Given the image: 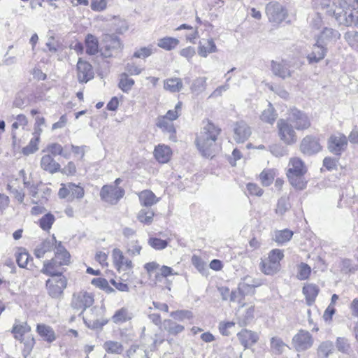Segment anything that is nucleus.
Listing matches in <instances>:
<instances>
[{
    "instance_id": "12",
    "label": "nucleus",
    "mask_w": 358,
    "mask_h": 358,
    "mask_svg": "<svg viewBox=\"0 0 358 358\" xmlns=\"http://www.w3.org/2000/svg\"><path fill=\"white\" fill-rule=\"evenodd\" d=\"M313 344L310 334L305 330H300L292 338V345L296 351H304Z\"/></svg>"
},
{
    "instance_id": "39",
    "label": "nucleus",
    "mask_w": 358,
    "mask_h": 358,
    "mask_svg": "<svg viewBox=\"0 0 358 358\" xmlns=\"http://www.w3.org/2000/svg\"><path fill=\"white\" fill-rule=\"evenodd\" d=\"M270 346L271 350L275 355L282 354L285 348L287 347L283 341L278 336H273L271 338Z\"/></svg>"
},
{
    "instance_id": "43",
    "label": "nucleus",
    "mask_w": 358,
    "mask_h": 358,
    "mask_svg": "<svg viewBox=\"0 0 358 358\" xmlns=\"http://www.w3.org/2000/svg\"><path fill=\"white\" fill-rule=\"evenodd\" d=\"M157 126L162 129L164 131H166L171 135H173L176 133V129L173 127V124L172 123V121H170L169 120L166 119V117H159L157 119Z\"/></svg>"
},
{
    "instance_id": "62",
    "label": "nucleus",
    "mask_w": 358,
    "mask_h": 358,
    "mask_svg": "<svg viewBox=\"0 0 358 358\" xmlns=\"http://www.w3.org/2000/svg\"><path fill=\"white\" fill-rule=\"evenodd\" d=\"M69 189H70V196L72 198L80 199L84 196V189L79 185L69 183Z\"/></svg>"
},
{
    "instance_id": "22",
    "label": "nucleus",
    "mask_w": 358,
    "mask_h": 358,
    "mask_svg": "<svg viewBox=\"0 0 358 358\" xmlns=\"http://www.w3.org/2000/svg\"><path fill=\"white\" fill-rule=\"evenodd\" d=\"M237 336L245 348L254 345L259 339V336L255 332L248 329H243L237 334Z\"/></svg>"
},
{
    "instance_id": "25",
    "label": "nucleus",
    "mask_w": 358,
    "mask_h": 358,
    "mask_svg": "<svg viewBox=\"0 0 358 358\" xmlns=\"http://www.w3.org/2000/svg\"><path fill=\"white\" fill-rule=\"evenodd\" d=\"M172 155L171 149L165 145H158L154 150V156L159 163L168 162Z\"/></svg>"
},
{
    "instance_id": "34",
    "label": "nucleus",
    "mask_w": 358,
    "mask_h": 358,
    "mask_svg": "<svg viewBox=\"0 0 358 358\" xmlns=\"http://www.w3.org/2000/svg\"><path fill=\"white\" fill-rule=\"evenodd\" d=\"M164 330L170 334L176 335L184 331V326L177 324L171 320L166 319L162 322Z\"/></svg>"
},
{
    "instance_id": "37",
    "label": "nucleus",
    "mask_w": 358,
    "mask_h": 358,
    "mask_svg": "<svg viewBox=\"0 0 358 358\" xmlns=\"http://www.w3.org/2000/svg\"><path fill=\"white\" fill-rule=\"evenodd\" d=\"M261 271L266 275H273L280 269V266L271 262L268 259L262 260L260 264Z\"/></svg>"
},
{
    "instance_id": "19",
    "label": "nucleus",
    "mask_w": 358,
    "mask_h": 358,
    "mask_svg": "<svg viewBox=\"0 0 358 358\" xmlns=\"http://www.w3.org/2000/svg\"><path fill=\"white\" fill-rule=\"evenodd\" d=\"M307 172V167L303 161L299 157L289 159L287 174L304 175Z\"/></svg>"
},
{
    "instance_id": "41",
    "label": "nucleus",
    "mask_w": 358,
    "mask_h": 358,
    "mask_svg": "<svg viewBox=\"0 0 358 358\" xmlns=\"http://www.w3.org/2000/svg\"><path fill=\"white\" fill-rule=\"evenodd\" d=\"M277 113H275L274 108L271 103H269L268 108L265 109L261 115V120L264 122L273 124L277 118Z\"/></svg>"
},
{
    "instance_id": "35",
    "label": "nucleus",
    "mask_w": 358,
    "mask_h": 358,
    "mask_svg": "<svg viewBox=\"0 0 358 358\" xmlns=\"http://www.w3.org/2000/svg\"><path fill=\"white\" fill-rule=\"evenodd\" d=\"M86 53L94 55L99 51V43L97 38L92 35L87 34L85 38Z\"/></svg>"
},
{
    "instance_id": "36",
    "label": "nucleus",
    "mask_w": 358,
    "mask_h": 358,
    "mask_svg": "<svg viewBox=\"0 0 358 358\" xmlns=\"http://www.w3.org/2000/svg\"><path fill=\"white\" fill-rule=\"evenodd\" d=\"M179 44V40L173 37H164L158 40L157 45L167 51L176 48Z\"/></svg>"
},
{
    "instance_id": "57",
    "label": "nucleus",
    "mask_w": 358,
    "mask_h": 358,
    "mask_svg": "<svg viewBox=\"0 0 358 358\" xmlns=\"http://www.w3.org/2000/svg\"><path fill=\"white\" fill-rule=\"evenodd\" d=\"M148 245L155 250H163L168 245V242L158 238H150L148 241Z\"/></svg>"
},
{
    "instance_id": "13",
    "label": "nucleus",
    "mask_w": 358,
    "mask_h": 358,
    "mask_svg": "<svg viewBox=\"0 0 358 358\" xmlns=\"http://www.w3.org/2000/svg\"><path fill=\"white\" fill-rule=\"evenodd\" d=\"M322 147L315 138L311 136L304 137L300 143L301 152L308 156H310L319 152Z\"/></svg>"
},
{
    "instance_id": "51",
    "label": "nucleus",
    "mask_w": 358,
    "mask_h": 358,
    "mask_svg": "<svg viewBox=\"0 0 358 358\" xmlns=\"http://www.w3.org/2000/svg\"><path fill=\"white\" fill-rule=\"evenodd\" d=\"M170 316L174 320L183 321L185 319H192L193 317V313L187 310H178L171 312Z\"/></svg>"
},
{
    "instance_id": "14",
    "label": "nucleus",
    "mask_w": 358,
    "mask_h": 358,
    "mask_svg": "<svg viewBox=\"0 0 358 358\" xmlns=\"http://www.w3.org/2000/svg\"><path fill=\"white\" fill-rule=\"evenodd\" d=\"M348 145L346 136L341 133L332 135L329 139V150L335 155H340Z\"/></svg>"
},
{
    "instance_id": "52",
    "label": "nucleus",
    "mask_w": 358,
    "mask_h": 358,
    "mask_svg": "<svg viewBox=\"0 0 358 358\" xmlns=\"http://www.w3.org/2000/svg\"><path fill=\"white\" fill-rule=\"evenodd\" d=\"M155 50H156V49L154 48L152 45L143 47L138 50H136L134 52L133 57L136 58L145 59L150 56Z\"/></svg>"
},
{
    "instance_id": "9",
    "label": "nucleus",
    "mask_w": 358,
    "mask_h": 358,
    "mask_svg": "<svg viewBox=\"0 0 358 358\" xmlns=\"http://www.w3.org/2000/svg\"><path fill=\"white\" fill-rule=\"evenodd\" d=\"M124 194V190L117 185H103L100 192L101 199L113 205L116 204Z\"/></svg>"
},
{
    "instance_id": "55",
    "label": "nucleus",
    "mask_w": 358,
    "mask_h": 358,
    "mask_svg": "<svg viewBox=\"0 0 358 358\" xmlns=\"http://www.w3.org/2000/svg\"><path fill=\"white\" fill-rule=\"evenodd\" d=\"M269 150L272 155L277 157H281L288 155L287 149L280 144H273L270 145Z\"/></svg>"
},
{
    "instance_id": "28",
    "label": "nucleus",
    "mask_w": 358,
    "mask_h": 358,
    "mask_svg": "<svg viewBox=\"0 0 358 358\" xmlns=\"http://www.w3.org/2000/svg\"><path fill=\"white\" fill-rule=\"evenodd\" d=\"M303 293L306 296L307 304L311 306L319 293V288L315 285L308 284L303 287Z\"/></svg>"
},
{
    "instance_id": "30",
    "label": "nucleus",
    "mask_w": 358,
    "mask_h": 358,
    "mask_svg": "<svg viewBox=\"0 0 358 358\" xmlns=\"http://www.w3.org/2000/svg\"><path fill=\"white\" fill-rule=\"evenodd\" d=\"M217 52V47L213 38L208 39L205 43H199L198 53L203 57H206L208 54Z\"/></svg>"
},
{
    "instance_id": "21",
    "label": "nucleus",
    "mask_w": 358,
    "mask_h": 358,
    "mask_svg": "<svg viewBox=\"0 0 358 358\" xmlns=\"http://www.w3.org/2000/svg\"><path fill=\"white\" fill-rule=\"evenodd\" d=\"M340 38L341 34L338 31L332 28L326 27L322 30L317 40L326 45L329 42H336Z\"/></svg>"
},
{
    "instance_id": "46",
    "label": "nucleus",
    "mask_w": 358,
    "mask_h": 358,
    "mask_svg": "<svg viewBox=\"0 0 358 358\" xmlns=\"http://www.w3.org/2000/svg\"><path fill=\"white\" fill-rule=\"evenodd\" d=\"M31 327L26 323L15 324L12 332L15 334V338L17 340H22L24 334L30 331Z\"/></svg>"
},
{
    "instance_id": "20",
    "label": "nucleus",
    "mask_w": 358,
    "mask_h": 358,
    "mask_svg": "<svg viewBox=\"0 0 358 358\" xmlns=\"http://www.w3.org/2000/svg\"><path fill=\"white\" fill-rule=\"evenodd\" d=\"M251 134L250 127L244 122H238L234 128V139L237 143H243Z\"/></svg>"
},
{
    "instance_id": "42",
    "label": "nucleus",
    "mask_w": 358,
    "mask_h": 358,
    "mask_svg": "<svg viewBox=\"0 0 358 358\" xmlns=\"http://www.w3.org/2000/svg\"><path fill=\"white\" fill-rule=\"evenodd\" d=\"M290 184L296 189H303L306 186L303 176L299 174H287Z\"/></svg>"
},
{
    "instance_id": "17",
    "label": "nucleus",
    "mask_w": 358,
    "mask_h": 358,
    "mask_svg": "<svg viewBox=\"0 0 358 358\" xmlns=\"http://www.w3.org/2000/svg\"><path fill=\"white\" fill-rule=\"evenodd\" d=\"M253 280L250 277H245L243 278V282L239 284V287L237 290H233L231 292L229 300L231 302H237L241 305V307L244 306L243 303V299L244 296L241 292V289H244L246 287L252 289L257 285L253 284Z\"/></svg>"
},
{
    "instance_id": "29",
    "label": "nucleus",
    "mask_w": 358,
    "mask_h": 358,
    "mask_svg": "<svg viewBox=\"0 0 358 358\" xmlns=\"http://www.w3.org/2000/svg\"><path fill=\"white\" fill-rule=\"evenodd\" d=\"M138 197L141 204L146 207L151 206L159 201L155 194L152 191L148 189L140 192Z\"/></svg>"
},
{
    "instance_id": "60",
    "label": "nucleus",
    "mask_w": 358,
    "mask_h": 358,
    "mask_svg": "<svg viewBox=\"0 0 358 358\" xmlns=\"http://www.w3.org/2000/svg\"><path fill=\"white\" fill-rule=\"evenodd\" d=\"M182 102L179 101L176 105L175 108L173 110H168L166 114L163 117H166V119L169 120L170 121L176 120L180 114Z\"/></svg>"
},
{
    "instance_id": "61",
    "label": "nucleus",
    "mask_w": 358,
    "mask_h": 358,
    "mask_svg": "<svg viewBox=\"0 0 358 358\" xmlns=\"http://www.w3.org/2000/svg\"><path fill=\"white\" fill-rule=\"evenodd\" d=\"M254 312L255 309L253 306L249 307L245 313L242 316V317L239 318V324L240 326H245L247 325L254 317Z\"/></svg>"
},
{
    "instance_id": "26",
    "label": "nucleus",
    "mask_w": 358,
    "mask_h": 358,
    "mask_svg": "<svg viewBox=\"0 0 358 358\" xmlns=\"http://www.w3.org/2000/svg\"><path fill=\"white\" fill-rule=\"evenodd\" d=\"M58 243L56 241L55 237L52 236L51 239H48L43 241L41 244H39L34 250V255L37 258L43 257L44 255L50 252L53 248L54 244L55 245Z\"/></svg>"
},
{
    "instance_id": "27",
    "label": "nucleus",
    "mask_w": 358,
    "mask_h": 358,
    "mask_svg": "<svg viewBox=\"0 0 358 358\" xmlns=\"http://www.w3.org/2000/svg\"><path fill=\"white\" fill-rule=\"evenodd\" d=\"M106 52H104L105 57H111L112 52H106V51H116L118 52L122 50V44L120 39L117 36H108L106 38Z\"/></svg>"
},
{
    "instance_id": "3",
    "label": "nucleus",
    "mask_w": 358,
    "mask_h": 358,
    "mask_svg": "<svg viewBox=\"0 0 358 358\" xmlns=\"http://www.w3.org/2000/svg\"><path fill=\"white\" fill-rule=\"evenodd\" d=\"M105 313L106 309L103 306H94L83 316L84 322L89 329L101 330L108 322Z\"/></svg>"
},
{
    "instance_id": "1",
    "label": "nucleus",
    "mask_w": 358,
    "mask_h": 358,
    "mask_svg": "<svg viewBox=\"0 0 358 358\" xmlns=\"http://www.w3.org/2000/svg\"><path fill=\"white\" fill-rule=\"evenodd\" d=\"M220 129L211 122L203 126L196 138L197 148L205 157L212 158L218 147L216 141L220 133Z\"/></svg>"
},
{
    "instance_id": "58",
    "label": "nucleus",
    "mask_w": 358,
    "mask_h": 358,
    "mask_svg": "<svg viewBox=\"0 0 358 358\" xmlns=\"http://www.w3.org/2000/svg\"><path fill=\"white\" fill-rule=\"evenodd\" d=\"M38 142L39 139H38V138H32L29 141V144L24 148H23L22 153L25 155H29L36 152L38 150Z\"/></svg>"
},
{
    "instance_id": "44",
    "label": "nucleus",
    "mask_w": 358,
    "mask_h": 358,
    "mask_svg": "<svg viewBox=\"0 0 358 358\" xmlns=\"http://www.w3.org/2000/svg\"><path fill=\"white\" fill-rule=\"evenodd\" d=\"M293 236V231L289 229H283L275 232L274 240L280 244L289 241Z\"/></svg>"
},
{
    "instance_id": "40",
    "label": "nucleus",
    "mask_w": 358,
    "mask_h": 358,
    "mask_svg": "<svg viewBox=\"0 0 358 358\" xmlns=\"http://www.w3.org/2000/svg\"><path fill=\"white\" fill-rule=\"evenodd\" d=\"M206 77H199L194 79L190 87L192 93L199 94L206 89Z\"/></svg>"
},
{
    "instance_id": "56",
    "label": "nucleus",
    "mask_w": 358,
    "mask_h": 358,
    "mask_svg": "<svg viewBox=\"0 0 358 358\" xmlns=\"http://www.w3.org/2000/svg\"><path fill=\"white\" fill-rule=\"evenodd\" d=\"M284 257L283 252L280 249H273L272 250L268 257V259L278 266H280V261Z\"/></svg>"
},
{
    "instance_id": "7",
    "label": "nucleus",
    "mask_w": 358,
    "mask_h": 358,
    "mask_svg": "<svg viewBox=\"0 0 358 358\" xmlns=\"http://www.w3.org/2000/svg\"><path fill=\"white\" fill-rule=\"evenodd\" d=\"M94 295L87 291H80L73 294L71 306L73 309L81 310L80 314L94 303Z\"/></svg>"
},
{
    "instance_id": "33",
    "label": "nucleus",
    "mask_w": 358,
    "mask_h": 358,
    "mask_svg": "<svg viewBox=\"0 0 358 358\" xmlns=\"http://www.w3.org/2000/svg\"><path fill=\"white\" fill-rule=\"evenodd\" d=\"M183 87L182 80L178 78H169L164 80V87L171 92H180Z\"/></svg>"
},
{
    "instance_id": "4",
    "label": "nucleus",
    "mask_w": 358,
    "mask_h": 358,
    "mask_svg": "<svg viewBox=\"0 0 358 358\" xmlns=\"http://www.w3.org/2000/svg\"><path fill=\"white\" fill-rule=\"evenodd\" d=\"M341 8L333 10L331 8L328 12L332 13L337 22L340 24L347 27L355 26L358 28V10L349 9L340 10Z\"/></svg>"
},
{
    "instance_id": "31",
    "label": "nucleus",
    "mask_w": 358,
    "mask_h": 358,
    "mask_svg": "<svg viewBox=\"0 0 358 358\" xmlns=\"http://www.w3.org/2000/svg\"><path fill=\"white\" fill-rule=\"evenodd\" d=\"M37 332L46 341L53 342L56 339L55 331L52 328L45 324H38Z\"/></svg>"
},
{
    "instance_id": "18",
    "label": "nucleus",
    "mask_w": 358,
    "mask_h": 358,
    "mask_svg": "<svg viewBox=\"0 0 358 358\" xmlns=\"http://www.w3.org/2000/svg\"><path fill=\"white\" fill-rule=\"evenodd\" d=\"M327 52L326 45L316 40L315 43L313 45L311 52L307 55V59L309 64L318 63L324 58Z\"/></svg>"
},
{
    "instance_id": "64",
    "label": "nucleus",
    "mask_w": 358,
    "mask_h": 358,
    "mask_svg": "<svg viewBox=\"0 0 358 358\" xmlns=\"http://www.w3.org/2000/svg\"><path fill=\"white\" fill-rule=\"evenodd\" d=\"M29 255L24 250L16 255V261L18 266L21 268H25L28 264Z\"/></svg>"
},
{
    "instance_id": "48",
    "label": "nucleus",
    "mask_w": 358,
    "mask_h": 358,
    "mask_svg": "<svg viewBox=\"0 0 358 358\" xmlns=\"http://www.w3.org/2000/svg\"><path fill=\"white\" fill-rule=\"evenodd\" d=\"M343 37L352 49L358 50V31H348L344 34Z\"/></svg>"
},
{
    "instance_id": "6",
    "label": "nucleus",
    "mask_w": 358,
    "mask_h": 358,
    "mask_svg": "<svg viewBox=\"0 0 358 358\" xmlns=\"http://www.w3.org/2000/svg\"><path fill=\"white\" fill-rule=\"evenodd\" d=\"M266 13L269 22L280 24L288 15L287 10L277 1L269 2L266 6Z\"/></svg>"
},
{
    "instance_id": "23",
    "label": "nucleus",
    "mask_w": 358,
    "mask_h": 358,
    "mask_svg": "<svg viewBox=\"0 0 358 358\" xmlns=\"http://www.w3.org/2000/svg\"><path fill=\"white\" fill-rule=\"evenodd\" d=\"M133 317V313L127 308L122 307L115 312L111 320L114 324L120 325L130 321Z\"/></svg>"
},
{
    "instance_id": "16",
    "label": "nucleus",
    "mask_w": 358,
    "mask_h": 358,
    "mask_svg": "<svg viewBox=\"0 0 358 358\" xmlns=\"http://www.w3.org/2000/svg\"><path fill=\"white\" fill-rule=\"evenodd\" d=\"M77 76L80 83H87L92 79L94 71L92 65L80 58L77 63Z\"/></svg>"
},
{
    "instance_id": "2",
    "label": "nucleus",
    "mask_w": 358,
    "mask_h": 358,
    "mask_svg": "<svg viewBox=\"0 0 358 358\" xmlns=\"http://www.w3.org/2000/svg\"><path fill=\"white\" fill-rule=\"evenodd\" d=\"M70 261V255L68 251L62 245L61 242L55 245V257L50 261L45 262L41 272L47 275L54 276L63 273V271H55L53 269L54 264H59V266L67 265Z\"/></svg>"
},
{
    "instance_id": "49",
    "label": "nucleus",
    "mask_w": 358,
    "mask_h": 358,
    "mask_svg": "<svg viewBox=\"0 0 358 358\" xmlns=\"http://www.w3.org/2000/svg\"><path fill=\"white\" fill-rule=\"evenodd\" d=\"M55 220V216L51 213H47L39 220V225L44 231H49Z\"/></svg>"
},
{
    "instance_id": "38",
    "label": "nucleus",
    "mask_w": 358,
    "mask_h": 358,
    "mask_svg": "<svg viewBox=\"0 0 358 358\" xmlns=\"http://www.w3.org/2000/svg\"><path fill=\"white\" fill-rule=\"evenodd\" d=\"M334 350V345L331 341H324L318 347L317 356L319 358H327Z\"/></svg>"
},
{
    "instance_id": "54",
    "label": "nucleus",
    "mask_w": 358,
    "mask_h": 358,
    "mask_svg": "<svg viewBox=\"0 0 358 358\" xmlns=\"http://www.w3.org/2000/svg\"><path fill=\"white\" fill-rule=\"evenodd\" d=\"M141 245L138 241H131L127 243V252L131 256H137L141 254Z\"/></svg>"
},
{
    "instance_id": "8",
    "label": "nucleus",
    "mask_w": 358,
    "mask_h": 358,
    "mask_svg": "<svg viewBox=\"0 0 358 358\" xmlns=\"http://www.w3.org/2000/svg\"><path fill=\"white\" fill-rule=\"evenodd\" d=\"M52 279L46 281V287L49 295L52 298H58L66 287L67 279L62 274L55 275Z\"/></svg>"
},
{
    "instance_id": "10",
    "label": "nucleus",
    "mask_w": 358,
    "mask_h": 358,
    "mask_svg": "<svg viewBox=\"0 0 358 358\" xmlns=\"http://www.w3.org/2000/svg\"><path fill=\"white\" fill-rule=\"evenodd\" d=\"M271 69L274 76L282 80L291 78L294 72V71L292 69L290 62L285 59L271 61Z\"/></svg>"
},
{
    "instance_id": "32",
    "label": "nucleus",
    "mask_w": 358,
    "mask_h": 358,
    "mask_svg": "<svg viewBox=\"0 0 358 358\" xmlns=\"http://www.w3.org/2000/svg\"><path fill=\"white\" fill-rule=\"evenodd\" d=\"M103 348L108 354L120 355L124 351L122 344L115 341H106L103 345Z\"/></svg>"
},
{
    "instance_id": "11",
    "label": "nucleus",
    "mask_w": 358,
    "mask_h": 358,
    "mask_svg": "<svg viewBox=\"0 0 358 358\" xmlns=\"http://www.w3.org/2000/svg\"><path fill=\"white\" fill-rule=\"evenodd\" d=\"M297 130H303L310 127V122L308 117L297 109H292L287 118Z\"/></svg>"
},
{
    "instance_id": "5",
    "label": "nucleus",
    "mask_w": 358,
    "mask_h": 358,
    "mask_svg": "<svg viewBox=\"0 0 358 358\" xmlns=\"http://www.w3.org/2000/svg\"><path fill=\"white\" fill-rule=\"evenodd\" d=\"M280 139L286 145H292L297 141V136L292 124L287 119H280L277 122Z\"/></svg>"
},
{
    "instance_id": "59",
    "label": "nucleus",
    "mask_w": 358,
    "mask_h": 358,
    "mask_svg": "<svg viewBox=\"0 0 358 358\" xmlns=\"http://www.w3.org/2000/svg\"><path fill=\"white\" fill-rule=\"evenodd\" d=\"M311 272L310 267L305 263H301L298 266V279L303 280L307 279Z\"/></svg>"
},
{
    "instance_id": "47",
    "label": "nucleus",
    "mask_w": 358,
    "mask_h": 358,
    "mask_svg": "<svg viewBox=\"0 0 358 358\" xmlns=\"http://www.w3.org/2000/svg\"><path fill=\"white\" fill-rule=\"evenodd\" d=\"M134 85V80L129 78L128 74L123 73L120 76V80L119 83V87L124 92H128L133 85Z\"/></svg>"
},
{
    "instance_id": "50",
    "label": "nucleus",
    "mask_w": 358,
    "mask_h": 358,
    "mask_svg": "<svg viewBox=\"0 0 358 358\" xmlns=\"http://www.w3.org/2000/svg\"><path fill=\"white\" fill-rule=\"evenodd\" d=\"M289 208L290 204L288 198L281 197L278 201L275 213L279 215H283Z\"/></svg>"
},
{
    "instance_id": "15",
    "label": "nucleus",
    "mask_w": 358,
    "mask_h": 358,
    "mask_svg": "<svg viewBox=\"0 0 358 358\" xmlns=\"http://www.w3.org/2000/svg\"><path fill=\"white\" fill-rule=\"evenodd\" d=\"M113 264L118 271H127L133 268L131 260L126 257L123 252L118 248H115L112 252Z\"/></svg>"
},
{
    "instance_id": "53",
    "label": "nucleus",
    "mask_w": 358,
    "mask_h": 358,
    "mask_svg": "<svg viewBox=\"0 0 358 358\" xmlns=\"http://www.w3.org/2000/svg\"><path fill=\"white\" fill-rule=\"evenodd\" d=\"M274 172L273 170H264L259 175L260 180L264 186L270 185L274 180Z\"/></svg>"
},
{
    "instance_id": "63",
    "label": "nucleus",
    "mask_w": 358,
    "mask_h": 358,
    "mask_svg": "<svg viewBox=\"0 0 358 358\" xmlns=\"http://www.w3.org/2000/svg\"><path fill=\"white\" fill-rule=\"evenodd\" d=\"M24 343V348L22 350V355L24 358H27L31 353L35 343L34 338H27L25 340H20Z\"/></svg>"
},
{
    "instance_id": "24",
    "label": "nucleus",
    "mask_w": 358,
    "mask_h": 358,
    "mask_svg": "<svg viewBox=\"0 0 358 358\" xmlns=\"http://www.w3.org/2000/svg\"><path fill=\"white\" fill-rule=\"evenodd\" d=\"M41 168L50 173H54L60 171V164L57 163L53 157L47 154L42 157L41 159Z\"/></svg>"
},
{
    "instance_id": "45",
    "label": "nucleus",
    "mask_w": 358,
    "mask_h": 358,
    "mask_svg": "<svg viewBox=\"0 0 358 358\" xmlns=\"http://www.w3.org/2000/svg\"><path fill=\"white\" fill-rule=\"evenodd\" d=\"M155 213L151 209H141L137 215L139 222L145 224H150L153 221Z\"/></svg>"
}]
</instances>
